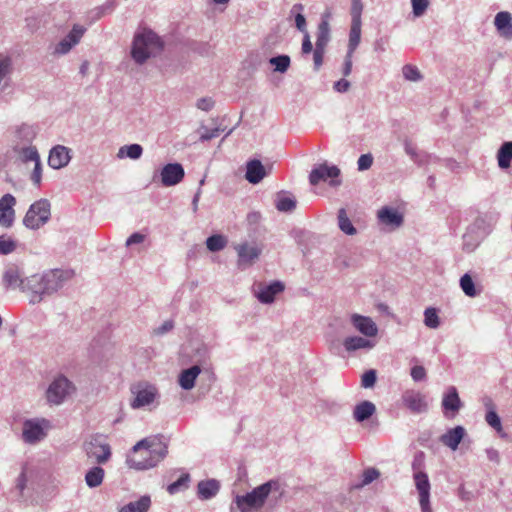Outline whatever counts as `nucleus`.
I'll list each match as a JSON object with an SVG mask.
<instances>
[{
	"mask_svg": "<svg viewBox=\"0 0 512 512\" xmlns=\"http://www.w3.org/2000/svg\"><path fill=\"white\" fill-rule=\"evenodd\" d=\"M16 198L12 194H5L0 198V226L10 228L15 220Z\"/></svg>",
	"mask_w": 512,
	"mask_h": 512,
	"instance_id": "obj_13",
	"label": "nucleus"
},
{
	"mask_svg": "<svg viewBox=\"0 0 512 512\" xmlns=\"http://www.w3.org/2000/svg\"><path fill=\"white\" fill-rule=\"evenodd\" d=\"M70 159V150L65 146L57 145L49 153L48 164L53 169H60L65 167Z\"/></svg>",
	"mask_w": 512,
	"mask_h": 512,
	"instance_id": "obj_15",
	"label": "nucleus"
},
{
	"mask_svg": "<svg viewBox=\"0 0 512 512\" xmlns=\"http://www.w3.org/2000/svg\"><path fill=\"white\" fill-rule=\"evenodd\" d=\"M226 244H227V239L224 236L219 235V234L212 235V236L208 237L206 240L207 248L212 252H216V251H220V250L224 249Z\"/></svg>",
	"mask_w": 512,
	"mask_h": 512,
	"instance_id": "obj_37",
	"label": "nucleus"
},
{
	"mask_svg": "<svg viewBox=\"0 0 512 512\" xmlns=\"http://www.w3.org/2000/svg\"><path fill=\"white\" fill-rule=\"evenodd\" d=\"M494 24L502 36L512 38V17L509 12L497 13Z\"/></svg>",
	"mask_w": 512,
	"mask_h": 512,
	"instance_id": "obj_25",
	"label": "nucleus"
},
{
	"mask_svg": "<svg viewBox=\"0 0 512 512\" xmlns=\"http://www.w3.org/2000/svg\"><path fill=\"white\" fill-rule=\"evenodd\" d=\"M238 254L239 265H251L261 254V249L257 246H250L247 243L235 247Z\"/></svg>",
	"mask_w": 512,
	"mask_h": 512,
	"instance_id": "obj_20",
	"label": "nucleus"
},
{
	"mask_svg": "<svg viewBox=\"0 0 512 512\" xmlns=\"http://www.w3.org/2000/svg\"><path fill=\"white\" fill-rule=\"evenodd\" d=\"M132 451L134 455L127 458L129 467L136 470H147L155 467L166 457L168 448L159 439L145 438L137 442Z\"/></svg>",
	"mask_w": 512,
	"mask_h": 512,
	"instance_id": "obj_2",
	"label": "nucleus"
},
{
	"mask_svg": "<svg viewBox=\"0 0 512 512\" xmlns=\"http://www.w3.org/2000/svg\"><path fill=\"white\" fill-rule=\"evenodd\" d=\"M151 506V498L149 495H143L135 501L123 505L119 512H147Z\"/></svg>",
	"mask_w": 512,
	"mask_h": 512,
	"instance_id": "obj_26",
	"label": "nucleus"
},
{
	"mask_svg": "<svg viewBox=\"0 0 512 512\" xmlns=\"http://www.w3.org/2000/svg\"><path fill=\"white\" fill-rule=\"evenodd\" d=\"M372 346L373 345L369 340L359 336L348 337L344 341V347L349 352L358 349L371 348Z\"/></svg>",
	"mask_w": 512,
	"mask_h": 512,
	"instance_id": "obj_30",
	"label": "nucleus"
},
{
	"mask_svg": "<svg viewBox=\"0 0 512 512\" xmlns=\"http://www.w3.org/2000/svg\"><path fill=\"white\" fill-rule=\"evenodd\" d=\"M376 412L375 405L370 401H362L357 404L353 411V417L357 422L368 420Z\"/></svg>",
	"mask_w": 512,
	"mask_h": 512,
	"instance_id": "obj_27",
	"label": "nucleus"
},
{
	"mask_svg": "<svg viewBox=\"0 0 512 512\" xmlns=\"http://www.w3.org/2000/svg\"><path fill=\"white\" fill-rule=\"evenodd\" d=\"M75 386H48L46 397L50 404L60 405L75 391Z\"/></svg>",
	"mask_w": 512,
	"mask_h": 512,
	"instance_id": "obj_18",
	"label": "nucleus"
},
{
	"mask_svg": "<svg viewBox=\"0 0 512 512\" xmlns=\"http://www.w3.org/2000/svg\"><path fill=\"white\" fill-rule=\"evenodd\" d=\"M340 176V169L335 166H329L326 163L320 164L315 167L309 175V181L311 185H318L320 182H326L330 180L331 186H337L340 184L338 179Z\"/></svg>",
	"mask_w": 512,
	"mask_h": 512,
	"instance_id": "obj_9",
	"label": "nucleus"
},
{
	"mask_svg": "<svg viewBox=\"0 0 512 512\" xmlns=\"http://www.w3.org/2000/svg\"><path fill=\"white\" fill-rule=\"evenodd\" d=\"M50 203L46 199L34 202L26 212L23 224L29 229H39L50 219Z\"/></svg>",
	"mask_w": 512,
	"mask_h": 512,
	"instance_id": "obj_6",
	"label": "nucleus"
},
{
	"mask_svg": "<svg viewBox=\"0 0 512 512\" xmlns=\"http://www.w3.org/2000/svg\"><path fill=\"white\" fill-rule=\"evenodd\" d=\"M197 108L203 111H209L214 106V101L210 97L201 98L197 101Z\"/></svg>",
	"mask_w": 512,
	"mask_h": 512,
	"instance_id": "obj_55",
	"label": "nucleus"
},
{
	"mask_svg": "<svg viewBox=\"0 0 512 512\" xmlns=\"http://www.w3.org/2000/svg\"><path fill=\"white\" fill-rule=\"evenodd\" d=\"M379 221L390 227H399L403 222V216L396 210L390 207H383L378 211Z\"/></svg>",
	"mask_w": 512,
	"mask_h": 512,
	"instance_id": "obj_22",
	"label": "nucleus"
},
{
	"mask_svg": "<svg viewBox=\"0 0 512 512\" xmlns=\"http://www.w3.org/2000/svg\"><path fill=\"white\" fill-rule=\"evenodd\" d=\"M377 379L376 371L371 369L362 375L361 384H375Z\"/></svg>",
	"mask_w": 512,
	"mask_h": 512,
	"instance_id": "obj_57",
	"label": "nucleus"
},
{
	"mask_svg": "<svg viewBox=\"0 0 512 512\" xmlns=\"http://www.w3.org/2000/svg\"><path fill=\"white\" fill-rule=\"evenodd\" d=\"M70 270L53 269L42 276L34 275L29 280L31 288L37 294H50L62 287L63 283L73 277Z\"/></svg>",
	"mask_w": 512,
	"mask_h": 512,
	"instance_id": "obj_4",
	"label": "nucleus"
},
{
	"mask_svg": "<svg viewBox=\"0 0 512 512\" xmlns=\"http://www.w3.org/2000/svg\"><path fill=\"white\" fill-rule=\"evenodd\" d=\"M3 281L7 287H16L22 284L19 269L17 267L8 268L4 273Z\"/></svg>",
	"mask_w": 512,
	"mask_h": 512,
	"instance_id": "obj_33",
	"label": "nucleus"
},
{
	"mask_svg": "<svg viewBox=\"0 0 512 512\" xmlns=\"http://www.w3.org/2000/svg\"><path fill=\"white\" fill-rule=\"evenodd\" d=\"M361 39V22L352 21L349 33V52L353 54Z\"/></svg>",
	"mask_w": 512,
	"mask_h": 512,
	"instance_id": "obj_32",
	"label": "nucleus"
},
{
	"mask_svg": "<svg viewBox=\"0 0 512 512\" xmlns=\"http://www.w3.org/2000/svg\"><path fill=\"white\" fill-rule=\"evenodd\" d=\"M210 386H180L176 396L183 402L192 403L209 391Z\"/></svg>",
	"mask_w": 512,
	"mask_h": 512,
	"instance_id": "obj_19",
	"label": "nucleus"
},
{
	"mask_svg": "<svg viewBox=\"0 0 512 512\" xmlns=\"http://www.w3.org/2000/svg\"><path fill=\"white\" fill-rule=\"evenodd\" d=\"M266 176V171L261 161L251 160L247 163L246 179L249 183L257 184Z\"/></svg>",
	"mask_w": 512,
	"mask_h": 512,
	"instance_id": "obj_23",
	"label": "nucleus"
},
{
	"mask_svg": "<svg viewBox=\"0 0 512 512\" xmlns=\"http://www.w3.org/2000/svg\"><path fill=\"white\" fill-rule=\"evenodd\" d=\"M486 455L489 461L494 462L498 464L500 462V455L498 450L494 448H487L486 449Z\"/></svg>",
	"mask_w": 512,
	"mask_h": 512,
	"instance_id": "obj_63",
	"label": "nucleus"
},
{
	"mask_svg": "<svg viewBox=\"0 0 512 512\" xmlns=\"http://www.w3.org/2000/svg\"><path fill=\"white\" fill-rule=\"evenodd\" d=\"M404 406L414 414L426 413L429 403L426 395L414 390H407L402 395Z\"/></svg>",
	"mask_w": 512,
	"mask_h": 512,
	"instance_id": "obj_11",
	"label": "nucleus"
},
{
	"mask_svg": "<svg viewBox=\"0 0 512 512\" xmlns=\"http://www.w3.org/2000/svg\"><path fill=\"white\" fill-rule=\"evenodd\" d=\"M351 321L354 327L365 336L374 337L377 335V326L370 317L354 314L351 317Z\"/></svg>",
	"mask_w": 512,
	"mask_h": 512,
	"instance_id": "obj_17",
	"label": "nucleus"
},
{
	"mask_svg": "<svg viewBox=\"0 0 512 512\" xmlns=\"http://www.w3.org/2000/svg\"><path fill=\"white\" fill-rule=\"evenodd\" d=\"M220 490V482L216 479L201 480L197 484V497L209 500L215 497Z\"/></svg>",
	"mask_w": 512,
	"mask_h": 512,
	"instance_id": "obj_21",
	"label": "nucleus"
},
{
	"mask_svg": "<svg viewBox=\"0 0 512 512\" xmlns=\"http://www.w3.org/2000/svg\"><path fill=\"white\" fill-rule=\"evenodd\" d=\"M349 88H350V82L345 79H341V80L335 82V84H334L335 91L340 92V93L348 91Z\"/></svg>",
	"mask_w": 512,
	"mask_h": 512,
	"instance_id": "obj_62",
	"label": "nucleus"
},
{
	"mask_svg": "<svg viewBox=\"0 0 512 512\" xmlns=\"http://www.w3.org/2000/svg\"><path fill=\"white\" fill-rule=\"evenodd\" d=\"M11 71V59L8 56L0 55V83Z\"/></svg>",
	"mask_w": 512,
	"mask_h": 512,
	"instance_id": "obj_48",
	"label": "nucleus"
},
{
	"mask_svg": "<svg viewBox=\"0 0 512 512\" xmlns=\"http://www.w3.org/2000/svg\"><path fill=\"white\" fill-rule=\"evenodd\" d=\"M84 33V29L79 26H74L72 31L68 34L67 38L74 45L77 44Z\"/></svg>",
	"mask_w": 512,
	"mask_h": 512,
	"instance_id": "obj_53",
	"label": "nucleus"
},
{
	"mask_svg": "<svg viewBox=\"0 0 512 512\" xmlns=\"http://www.w3.org/2000/svg\"><path fill=\"white\" fill-rule=\"evenodd\" d=\"M26 483H27V478H26V474H25V467H23L22 471L16 481V489L19 491V493L21 495L26 487Z\"/></svg>",
	"mask_w": 512,
	"mask_h": 512,
	"instance_id": "obj_56",
	"label": "nucleus"
},
{
	"mask_svg": "<svg viewBox=\"0 0 512 512\" xmlns=\"http://www.w3.org/2000/svg\"><path fill=\"white\" fill-rule=\"evenodd\" d=\"M295 23H296V27L300 31L304 32L306 30V20H305V17L301 13H298L295 16Z\"/></svg>",
	"mask_w": 512,
	"mask_h": 512,
	"instance_id": "obj_64",
	"label": "nucleus"
},
{
	"mask_svg": "<svg viewBox=\"0 0 512 512\" xmlns=\"http://www.w3.org/2000/svg\"><path fill=\"white\" fill-rule=\"evenodd\" d=\"M405 79L409 81H418L422 78L420 71L416 66L407 64L402 68Z\"/></svg>",
	"mask_w": 512,
	"mask_h": 512,
	"instance_id": "obj_47",
	"label": "nucleus"
},
{
	"mask_svg": "<svg viewBox=\"0 0 512 512\" xmlns=\"http://www.w3.org/2000/svg\"><path fill=\"white\" fill-rule=\"evenodd\" d=\"M325 49L315 47L313 51L314 69L319 70L323 64Z\"/></svg>",
	"mask_w": 512,
	"mask_h": 512,
	"instance_id": "obj_52",
	"label": "nucleus"
},
{
	"mask_svg": "<svg viewBox=\"0 0 512 512\" xmlns=\"http://www.w3.org/2000/svg\"><path fill=\"white\" fill-rule=\"evenodd\" d=\"M83 449L89 459L98 464L106 463L111 457V447L103 441L101 435H93L83 444Z\"/></svg>",
	"mask_w": 512,
	"mask_h": 512,
	"instance_id": "obj_7",
	"label": "nucleus"
},
{
	"mask_svg": "<svg viewBox=\"0 0 512 512\" xmlns=\"http://www.w3.org/2000/svg\"><path fill=\"white\" fill-rule=\"evenodd\" d=\"M163 48L160 38L151 30H143L134 37L131 55L139 63H144Z\"/></svg>",
	"mask_w": 512,
	"mask_h": 512,
	"instance_id": "obj_3",
	"label": "nucleus"
},
{
	"mask_svg": "<svg viewBox=\"0 0 512 512\" xmlns=\"http://www.w3.org/2000/svg\"><path fill=\"white\" fill-rule=\"evenodd\" d=\"M424 323L427 327L435 329L439 326L440 321L435 308L429 307L424 312Z\"/></svg>",
	"mask_w": 512,
	"mask_h": 512,
	"instance_id": "obj_43",
	"label": "nucleus"
},
{
	"mask_svg": "<svg viewBox=\"0 0 512 512\" xmlns=\"http://www.w3.org/2000/svg\"><path fill=\"white\" fill-rule=\"evenodd\" d=\"M296 207V201L290 197H280L277 200L276 208L281 212H290Z\"/></svg>",
	"mask_w": 512,
	"mask_h": 512,
	"instance_id": "obj_46",
	"label": "nucleus"
},
{
	"mask_svg": "<svg viewBox=\"0 0 512 512\" xmlns=\"http://www.w3.org/2000/svg\"><path fill=\"white\" fill-rule=\"evenodd\" d=\"M17 248V242L10 236H0V254L7 255L14 252Z\"/></svg>",
	"mask_w": 512,
	"mask_h": 512,
	"instance_id": "obj_40",
	"label": "nucleus"
},
{
	"mask_svg": "<svg viewBox=\"0 0 512 512\" xmlns=\"http://www.w3.org/2000/svg\"><path fill=\"white\" fill-rule=\"evenodd\" d=\"M49 426L46 419H27L23 423L22 438L25 443L35 444L45 436V428Z\"/></svg>",
	"mask_w": 512,
	"mask_h": 512,
	"instance_id": "obj_8",
	"label": "nucleus"
},
{
	"mask_svg": "<svg viewBox=\"0 0 512 512\" xmlns=\"http://www.w3.org/2000/svg\"><path fill=\"white\" fill-rule=\"evenodd\" d=\"M498 165L502 169L510 167L512 161V141L505 142L497 153Z\"/></svg>",
	"mask_w": 512,
	"mask_h": 512,
	"instance_id": "obj_29",
	"label": "nucleus"
},
{
	"mask_svg": "<svg viewBox=\"0 0 512 512\" xmlns=\"http://www.w3.org/2000/svg\"><path fill=\"white\" fill-rule=\"evenodd\" d=\"M145 240V235L141 233H133L127 240L126 246H131L133 244L142 243Z\"/></svg>",
	"mask_w": 512,
	"mask_h": 512,
	"instance_id": "obj_60",
	"label": "nucleus"
},
{
	"mask_svg": "<svg viewBox=\"0 0 512 512\" xmlns=\"http://www.w3.org/2000/svg\"><path fill=\"white\" fill-rule=\"evenodd\" d=\"M466 430L463 426L457 425L447 430L446 433L440 436V442L455 451L458 449L459 444L462 442Z\"/></svg>",
	"mask_w": 512,
	"mask_h": 512,
	"instance_id": "obj_16",
	"label": "nucleus"
},
{
	"mask_svg": "<svg viewBox=\"0 0 512 512\" xmlns=\"http://www.w3.org/2000/svg\"><path fill=\"white\" fill-rule=\"evenodd\" d=\"M415 486L419 493V503L422 512H432L430 506V482L425 472L414 473Z\"/></svg>",
	"mask_w": 512,
	"mask_h": 512,
	"instance_id": "obj_12",
	"label": "nucleus"
},
{
	"mask_svg": "<svg viewBox=\"0 0 512 512\" xmlns=\"http://www.w3.org/2000/svg\"><path fill=\"white\" fill-rule=\"evenodd\" d=\"M357 164L359 171L368 170L373 164V156L370 153L363 154L359 157Z\"/></svg>",
	"mask_w": 512,
	"mask_h": 512,
	"instance_id": "obj_51",
	"label": "nucleus"
},
{
	"mask_svg": "<svg viewBox=\"0 0 512 512\" xmlns=\"http://www.w3.org/2000/svg\"><path fill=\"white\" fill-rule=\"evenodd\" d=\"M142 152H143V148L139 144L125 145L119 149V151L117 153V157L118 158L128 157L130 159L136 160L141 157Z\"/></svg>",
	"mask_w": 512,
	"mask_h": 512,
	"instance_id": "obj_31",
	"label": "nucleus"
},
{
	"mask_svg": "<svg viewBox=\"0 0 512 512\" xmlns=\"http://www.w3.org/2000/svg\"><path fill=\"white\" fill-rule=\"evenodd\" d=\"M200 371V367L197 365L184 370L179 376V384H194V381L196 380Z\"/></svg>",
	"mask_w": 512,
	"mask_h": 512,
	"instance_id": "obj_38",
	"label": "nucleus"
},
{
	"mask_svg": "<svg viewBox=\"0 0 512 512\" xmlns=\"http://www.w3.org/2000/svg\"><path fill=\"white\" fill-rule=\"evenodd\" d=\"M485 421L490 427H492L498 433L502 431L503 428L501 418L499 417L497 411H487L485 413Z\"/></svg>",
	"mask_w": 512,
	"mask_h": 512,
	"instance_id": "obj_45",
	"label": "nucleus"
},
{
	"mask_svg": "<svg viewBox=\"0 0 512 512\" xmlns=\"http://www.w3.org/2000/svg\"><path fill=\"white\" fill-rule=\"evenodd\" d=\"M184 177V169L178 163L165 165L161 171V182L169 187L178 184Z\"/></svg>",
	"mask_w": 512,
	"mask_h": 512,
	"instance_id": "obj_14",
	"label": "nucleus"
},
{
	"mask_svg": "<svg viewBox=\"0 0 512 512\" xmlns=\"http://www.w3.org/2000/svg\"><path fill=\"white\" fill-rule=\"evenodd\" d=\"M73 45L74 44L72 42H70V40L66 37L64 40H62L59 43L56 51L59 53H62V54L67 53Z\"/></svg>",
	"mask_w": 512,
	"mask_h": 512,
	"instance_id": "obj_61",
	"label": "nucleus"
},
{
	"mask_svg": "<svg viewBox=\"0 0 512 512\" xmlns=\"http://www.w3.org/2000/svg\"><path fill=\"white\" fill-rule=\"evenodd\" d=\"M284 290L283 283L275 281L270 285L264 286L257 293V297L262 303H271L274 301L275 296Z\"/></svg>",
	"mask_w": 512,
	"mask_h": 512,
	"instance_id": "obj_24",
	"label": "nucleus"
},
{
	"mask_svg": "<svg viewBox=\"0 0 512 512\" xmlns=\"http://www.w3.org/2000/svg\"><path fill=\"white\" fill-rule=\"evenodd\" d=\"M362 10H363L362 1L361 0H352V5H351L352 21L361 22Z\"/></svg>",
	"mask_w": 512,
	"mask_h": 512,
	"instance_id": "obj_49",
	"label": "nucleus"
},
{
	"mask_svg": "<svg viewBox=\"0 0 512 512\" xmlns=\"http://www.w3.org/2000/svg\"><path fill=\"white\" fill-rule=\"evenodd\" d=\"M105 471L100 466H93L85 474V482L89 488H96L103 482Z\"/></svg>",
	"mask_w": 512,
	"mask_h": 512,
	"instance_id": "obj_28",
	"label": "nucleus"
},
{
	"mask_svg": "<svg viewBox=\"0 0 512 512\" xmlns=\"http://www.w3.org/2000/svg\"><path fill=\"white\" fill-rule=\"evenodd\" d=\"M42 177L41 163L34 164V169L31 174V180L34 184L39 185Z\"/></svg>",
	"mask_w": 512,
	"mask_h": 512,
	"instance_id": "obj_58",
	"label": "nucleus"
},
{
	"mask_svg": "<svg viewBox=\"0 0 512 512\" xmlns=\"http://www.w3.org/2000/svg\"><path fill=\"white\" fill-rule=\"evenodd\" d=\"M481 403L483 407L487 411H496V404L490 396H483L481 398Z\"/></svg>",
	"mask_w": 512,
	"mask_h": 512,
	"instance_id": "obj_59",
	"label": "nucleus"
},
{
	"mask_svg": "<svg viewBox=\"0 0 512 512\" xmlns=\"http://www.w3.org/2000/svg\"><path fill=\"white\" fill-rule=\"evenodd\" d=\"M329 24L326 20L318 26L316 47L325 49L329 41Z\"/></svg>",
	"mask_w": 512,
	"mask_h": 512,
	"instance_id": "obj_34",
	"label": "nucleus"
},
{
	"mask_svg": "<svg viewBox=\"0 0 512 512\" xmlns=\"http://www.w3.org/2000/svg\"><path fill=\"white\" fill-rule=\"evenodd\" d=\"M460 287L465 293V295L469 297H475L477 295V291L474 285V282L469 274H464L460 279Z\"/></svg>",
	"mask_w": 512,
	"mask_h": 512,
	"instance_id": "obj_42",
	"label": "nucleus"
},
{
	"mask_svg": "<svg viewBox=\"0 0 512 512\" xmlns=\"http://www.w3.org/2000/svg\"><path fill=\"white\" fill-rule=\"evenodd\" d=\"M269 62L274 66L275 71L284 73L290 66V57L287 55H280L277 57H272Z\"/></svg>",
	"mask_w": 512,
	"mask_h": 512,
	"instance_id": "obj_39",
	"label": "nucleus"
},
{
	"mask_svg": "<svg viewBox=\"0 0 512 512\" xmlns=\"http://www.w3.org/2000/svg\"><path fill=\"white\" fill-rule=\"evenodd\" d=\"M284 493L279 480L271 479L244 495H237L233 500L231 512L235 510L234 505L240 512L258 511L264 506L266 500L277 502Z\"/></svg>",
	"mask_w": 512,
	"mask_h": 512,
	"instance_id": "obj_1",
	"label": "nucleus"
},
{
	"mask_svg": "<svg viewBox=\"0 0 512 512\" xmlns=\"http://www.w3.org/2000/svg\"><path fill=\"white\" fill-rule=\"evenodd\" d=\"M412 2V8H413V14L415 16H421L426 9L428 8L429 1L428 0H411Z\"/></svg>",
	"mask_w": 512,
	"mask_h": 512,
	"instance_id": "obj_50",
	"label": "nucleus"
},
{
	"mask_svg": "<svg viewBox=\"0 0 512 512\" xmlns=\"http://www.w3.org/2000/svg\"><path fill=\"white\" fill-rule=\"evenodd\" d=\"M189 482L190 475L188 473H184L176 481L168 485L167 491L171 495L176 494L182 490L187 489L189 486Z\"/></svg>",
	"mask_w": 512,
	"mask_h": 512,
	"instance_id": "obj_36",
	"label": "nucleus"
},
{
	"mask_svg": "<svg viewBox=\"0 0 512 512\" xmlns=\"http://www.w3.org/2000/svg\"><path fill=\"white\" fill-rule=\"evenodd\" d=\"M133 398L130 406L133 409H148L159 405L160 394L156 386H131Z\"/></svg>",
	"mask_w": 512,
	"mask_h": 512,
	"instance_id": "obj_5",
	"label": "nucleus"
},
{
	"mask_svg": "<svg viewBox=\"0 0 512 512\" xmlns=\"http://www.w3.org/2000/svg\"><path fill=\"white\" fill-rule=\"evenodd\" d=\"M338 225L339 228L347 235H354L356 233V229L348 218L344 208H341L338 212Z\"/></svg>",
	"mask_w": 512,
	"mask_h": 512,
	"instance_id": "obj_35",
	"label": "nucleus"
},
{
	"mask_svg": "<svg viewBox=\"0 0 512 512\" xmlns=\"http://www.w3.org/2000/svg\"><path fill=\"white\" fill-rule=\"evenodd\" d=\"M20 157L23 162H33L34 164L40 162L38 151L35 147L23 148L20 152Z\"/></svg>",
	"mask_w": 512,
	"mask_h": 512,
	"instance_id": "obj_44",
	"label": "nucleus"
},
{
	"mask_svg": "<svg viewBox=\"0 0 512 512\" xmlns=\"http://www.w3.org/2000/svg\"><path fill=\"white\" fill-rule=\"evenodd\" d=\"M379 476L380 471L378 469L374 467L366 468L362 474V481L360 484L356 485V488H362L366 485H369L370 483L378 479Z\"/></svg>",
	"mask_w": 512,
	"mask_h": 512,
	"instance_id": "obj_41",
	"label": "nucleus"
},
{
	"mask_svg": "<svg viewBox=\"0 0 512 512\" xmlns=\"http://www.w3.org/2000/svg\"><path fill=\"white\" fill-rule=\"evenodd\" d=\"M441 407L444 416L448 419L454 418L463 407V402L454 386H451L444 392Z\"/></svg>",
	"mask_w": 512,
	"mask_h": 512,
	"instance_id": "obj_10",
	"label": "nucleus"
},
{
	"mask_svg": "<svg viewBox=\"0 0 512 512\" xmlns=\"http://www.w3.org/2000/svg\"><path fill=\"white\" fill-rule=\"evenodd\" d=\"M426 371L422 366H414L411 369V377L415 382L424 380Z\"/></svg>",
	"mask_w": 512,
	"mask_h": 512,
	"instance_id": "obj_54",
	"label": "nucleus"
}]
</instances>
